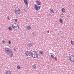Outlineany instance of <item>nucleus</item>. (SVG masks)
Listing matches in <instances>:
<instances>
[{
    "instance_id": "nucleus-1",
    "label": "nucleus",
    "mask_w": 74,
    "mask_h": 74,
    "mask_svg": "<svg viewBox=\"0 0 74 74\" xmlns=\"http://www.w3.org/2000/svg\"><path fill=\"white\" fill-rule=\"evenodd\" d=\"M5 51L6 53L9 56H10V57L12 58L13 56V53H12V51H11V50L9 49V48H7L5 47Z\"/></svg>"
},
{
    "instance_id": "nucleus-25",
    "label": "nucleus",
    "mask_w": 74,
    "mask_h": 74,
    "mask_svg": "<svg viewBox=\"0 0 74 74\" xmlns=\"http://www.w3.org/2000/svg\"><path fill=\"white\" fill-rule=\"evenodd\" d=\"M10 18V16H8V17H7V18H8V20H10V18Z\"/></svg>"
},
{
    "instance_id": "nucleus-5",
    "label": "nucleus",
    "mask_w": 74,
    "mask_h": 74,
    "mask_svg": "<svg viewBox=\"0 0 74 74\" xmlns=\"http://www.w3.org/2000/svg\"><path fill=\"white\" fill-rule=\"evenodd\" d=\"M25 54L26 55L28 56H29L31 55L30 52L29 51H26L25 52Z\"/></svg>"
},
{
    "instance_id": "nucleus-19",
    "label": "nucleus",
    "mask_w": 74,
    "mask_h": 74,
    "mask_svg": "<svg viewBox=\"0 0 74 74\" xmlns=\"http://www.w3.org/2000/svg\"><path fill=\"white\" fill-rule=\"evenodd\" d=\"M8 29L9 30H12V28H11V27H8Z\"/></svg>"
},
{
    "instance_id": "nucleus-7",
    "label": "nucleus",
    "mask_w": 74,
    "mask_h": 74,
    "mask_svg": "<svg viewBox=\"0 0 74 74\" xmlns=\"http://www.w3.org/2000/svg\"><path fill=\"white\" fill-rule=\"evenodd\" d=\"M19 29V25L17 24L15 26V27L14 28V30H17Z\"/></svg>"
},
{
    "instance_id": "nucleus-26",
    "label": "nucleus",
    "mask_w": 74,
    "mask_h": 74,
    "mask_svg": "<svg viewBox=\"0 0 74 74\" xmlns=\"http://www.w3.org/2000/svg\"><path fill=\"white\" fill-rule=\"evenodd\" d=\"M2 42H3V43H4L5 41H4V40H3L2 41Z\"/></svg>"
},
{
    "instance_id": "nucleus-16",
    "label": "nucleus",
    "mask_w": 74,
    "mask_h": 74,
    "mask_svg": "<svg viewBox=\"0 0 74 74\" xmlns=\"http://www.w3.org/2000/svg\"><path fill=\"white\" fill-rule=\"evenodd\" d=\"M39 53L41 55H42V54L43 53V51H40Z\"/></svg>"
},
{
    "instance_id": "nucleus-4",
    "label": "nucleus",
    "mask_w": 74,
    "mask_h": 74,
    "mask_svg": "<svg viewBox=\"0 0 74 74\" xmlns=\"http://www.w3.org/2000/svg\"><path fill=\"white\" fill-rule=\"evenodd\" d=\"M69 59L71 61V62H74V56H71L70 57H69Z\"/></svg>"
},
{
    "instance_id": "nucleus-12",
    "label": "nucleus",
    "mask_w": 74,
    "mask_h": 74,
    "mask_svg": "<svg viewBox=\"0 0 74 74\" xmlns=\"http://www.w3.org/2000/svg\"><path fill=\"white\" fill-rule=\"evenodd\" d=\"M17 25V24L15 23H14L12 25V27L13 29H14V28L15 27V26Z\"/></svg>"
},
{
    "instance_id": "nucleus-29",
    "label": "nucleus",
    "mask_w": 74,
    "mask_h": 74,
    "mask_svg": "<svg viewBox=\"0 0 74 74\" xmlns=\"http://www.w3.org/2000/svg\"><path fill=\"white\" fill-rule=\"evenodd\" d=\"M61 37L62 38H63V37H62V36H61Z\"/></svg>"
},
{
    "instance_id": "nucleus-22",
    "label": "nucleus",
    "mask_w": 74,
    "mask_h": 74,
    "mask_svg": "<svg viewBox=\"0 0 74 74\" xmlns=\"http://www.w3.org/2000/svg\"><path fill=\"white\" fill-rule=\"evenodd\" d=\"M32 67L33 68H34V69L36 68V66L34 65H33Z\"/></svg>"
},
{
    "instance_id": "nucleus-20",
    "label": "nucleus",
    "mask_w": 74,
    "mask_h": 74,
    "mask_svg": "<svg viewBox=\"0 0 74 74\" xmlns=\"http://www.w3.org/2000/svg\"><path fill=\"white\" fill-rule=\"evenodd\" d=\"M51 56L52 58H53V59H54V56H53V55H51Z\"/></svg>"
},
{
    "instance_id": "nucleus-24",
    "label": "nucleus",
    "mask_w": 74,
    "mask_h": 74,
    "mask_svg": "<svg viewBox=\"0 0 74 74\" xmlns=\"http://www.w3.org/2000/svg\"><path fill=\"white\" fill-rule=\"evenodd\" d=\"M71 44H72V45H73V44L74 42H73V41H72V40H71Z\"/></svg>"
},
{
    "instance_id": "nucleus-27",
    "label": "nucleus",
    "mask_w": 74,
    "mask_h": 74,
    "mask_svg": "<svg viewBox=\"0 0 74 74\" xmlns=\"http://www.w3.org/2000/svg\"><path fill=\"white\" fill-rule=\"evenodd\" d=\"M15 22H17V19H16L15 20Z\"/></svg>"
},
{
    "instance_id": "nucleus-11",
    "label": "nucleus",
    "mask_w": 74,
    "mask_h": 74,
    "mask_svg": "<svg viewBox=\"0 0 74 74\" xmlns=\"http://www.w3.org/2000/svg\"><path fill=\"white\" fill-rule=\"evenodd\" d=\"M27 27L28 30H30L31 29V27L30 25H28Z\"/></svg>"
},
{
    "instance_id": "nucleus-18",
    "label": "nucleus",
    "mask_w": 74,
    "mask_h": 74,
    "mask_svg": "<svg viewBox=\"0 0 74 74\" xmlns=\"http://www.w3.org/2000/svg\"><path fill=\"white\" fill-rule=\"evenodd\" d=\"M17 69H21V66H20L19 65L17 66Z\"/></svg>"
},
{
    "instance_id": "nucleus-8",
    "label": "nucleus",
    "mask_w": 74,
    "mask_h": 74,
    "mask_svg": "<svg viewBox=\"0 0 74 74\" xmlns=\"http://www.w3.org/2000/svg\"><path fill=\"white\" fill-rule=\"evenodd\" d=\"M28 46H29V47H32L33 46V43H32V42L28 43Z\"/></svg>"
},
{
    "instance_id": "nucleus-9",
    "label": "nucleus",
    "mask_w": 74,
    "mask_h": 74,
    "mask_svg": "<svg viewBox=\"0 0 74 74\" xmlns=\"http://www.w3.org/2000/svg\"><path fill=\"white\" fill-rule=\"evenodd\" d=\"M37 54V53L35 51H33L32 52L31 55V56H33V55H34L35 54Z\"/></svg>"
},
{
    "instance_id": "nucleus-28",
    "label": "nucleus",
    "mask_w": 74,
    "mask_h": 74,
    "mask_svg": "<svg viewBox=\"0 0 74 74\" xmlns=\"http://www.w3.org/2000/svg\"><path fill=\"white\" fill-rule=\"evenodd\" d=\"M14 51H16V49H15V48H14Z\"/></svg>"
},
{
    "instance_id": "nucleus-15",
    "label": "nucleus",
    "mask_w": 74,
    "mask_h": 74,
    "mask_svg": "<svg viewBox=\"0 0 74 74\" xmlns=\"http://www.w3.org/2000/svg\"><path fill=\"white\" fill-rule=\"evenodd\" d=\"M62 11L63 12V13H64V12H65V9H64V8H62Z\"/></svg>"
},
{
    "instance_id": "nucleus-6",
    "label": "nucleus",
    "mask_w": 74,
    "mask_h": 74,
    "mask_svg": "<svg viewBox=\"0 0 74 74\" xmlns=\"http://www.w3.org/2000/svg\"><path fill=\"white\" fill-rule=\"evenodd\" d=\"M32 55V56L33 57V58H38V54L36 53L33 54Z\"/></svg>"
},
{
    "instance_id": "nucleus-2",
    "label": "nucleus",
    "mask_w": 74,
    "mask_h": 74,
    "mask_svg": "<svg viewBox=\"0 0 74 74\" xmlns=\"http://www.w3.org/2000/svg\"><path fill=\"white\" fill-rule=\"evenodd\" d=\"M35 2L36 3L37 5H34L35 8L36 10L38 11V9H40L41 8V6H38L37 5H41L42 4H41V2H40L38 0H36L35 1Z\"/></svg>"
},
{
    "instance_id": "nucleus-10",
    "label": "nucleus",
    "mask_w": 74,
    "mask_h": 74,
    "mask_svg": "<svg viewBox=\"0 0 74 74\" xmlns=\"http://www.w3.org/2000/svg\"><path fill=\"white\" fill-rule=\"evenodd\" d=\"M6 74H11V71H8V70H6L5 71Z\"/></svg>"
},
{
    "instance_id": "nucleus-3",
    "label": "nucleus",
    "mask_w": 74,
    "mask_h": 74,
    "mask_svg": "<svg viewBox=\"0 0 74 74\" xmlns=\"http://www.w3.org/2000/svg\"><path fill=\"white\" fill-rule=\"evenodd\" d=\"M14 12L16 14H21V10H20V9H19L18 8H15L14 9Z\"/></svg>"
},
{
    "instance_id": "nucleus-23",
    "label": "nucleus",
    "mask_w": 74,
    "mask_h": 74,
    "mask_svg": "<svg viewBox=\"0 0 74 74\" xmlns=\"http://www.w3.org/2000/svg\"><path fill=\"white\" fill-rule=\"evenodd\" d=\"M8 41L9 44H11V41H10V40H9Z\"/></svg>"
},
{
    "instance_id": "nucleus-14",
    "label": "nucleus",
    "mask_w": 74,
    "mask_h": 74,
    "mask_svg": "<svg viewBox=\"0 0 74 74\" xmlns=\"http://www.w3.org/2000/svg\"><path fill=\"white\" fill-rule=\"evenodd\" d=\"M52 10V8H50V12H52V13H53V14L54 13V12H53L54 11L53 10Z\"/></svg>"
},
{
    "instance_id": "nucleus-30",
    "label": "nucleus",
    "mask_w": 74,
    "mask_h": 74,
    "mask_svg": "<svg viewBox=\"0 0 74 74\" xmlns=\"http://www.w3.org/2000/svg\"><path fill=\"white\" fill-rule=\"evenodd\" d=\"M73 47H74V44H73Z\"/></svg>"
},
{
    "instance_id": "nucleus-17",
    "label": "nucleus",
    "mask_w": 74,
    "mask_h": 74,
    "mask_svg": "<svg viewBox=\"0 0 74 74\" xmlns=\"http://www.w3.org/2000/svg\"><path fill=\"white\" fill-rule=\"evenodd\" d=\"M59 21H60V22L61 23H62V22L63 21V20H62V19L60 18V20H59Z\"/></svg>"
},
{
    "instance_id": "nucleus-13",
    "label": "nucleus",
    "mask_w": 74,
    "mask_h": 74,
    "mask_svg": "<svg viewBox=\"0 0 74 74\" xmlns=\"http://www.w3.org/2000/svg\"><path fill=\"white\" fill-rule=\"evenodd\" d=\"M24 3L26 5H27V0H23Z\"/></svg>"
},
{
    "instance_id": "nucleus-21",
    "label": "nucleus",
    "mask_w": 74,
    "mask_h": 74,
    "mask_svg": "<svg viewBox=\"0 0 74 74\" xmlns=\"http://www.w3.org/2000/svg\"><path fill=\"white\" fill-rule=\"evenodd\" d=\"M32 34H33L34 36H36V33L32 32Z\"/></svg>"
}]
</instances>
